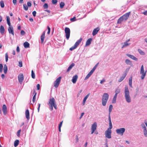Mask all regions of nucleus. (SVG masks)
Returning a JSON list of instances; mask_svg holds the SVG:
<instances>
[{
  "instance_id": "obj_5",
  "label": "nucleus",
  "mask_w": 147,
  "mask_h": 147,
  "mask_svg": "<svg viewBox=\"0 0 147 147\" xmlns=\"http://www.w3.org/2000/svg\"><path fill=\"white\" fill-rule=\"evenodd\" d=\"M82 40V38L78 40L76 42L74 46L70 48L69 50L71 51H72L73 50L76 49L81 42Z\"/></svg>"
},
{
  "instance_id": "obj_44",
  "label": "nucleus",
  "mask_w": 147,
  "mask_h": 147,
  "mask_svg": "<svg viewBox=\"0 0 147 147\" xmlns=\"http://www.w3.org/2000/svg\"><path fill=\"white\" fill-rule=\"evenodd\" d=\"M129 68H127L125 70V72H125L124 75L125 76H126L127 72H128V71H129Z\"/></svg>"
},
{
  "instance_id": "obj_14",
  "label": "nucleus",
  "mask_w": 147,
  "mask_h": 147,
  "mask_svg": "<svg viewBox=\"0 0 147 147\" xmlns=\"http://www.w3.org/2000/svg\"><path fill=\"white\" fill-rule=\"evenodd\" d=\"M2 111L3 112V113L4 115H6L7 114V108L5 105H3L2 107Z\"/></svg>"
},
{
  "instance_id": "obj_39",
  "label": "nucleus",
  "mask_w": 147,
  "mask_h": 147,
  "mask_svg": "<svg viewBox=\"0 0 147 147\" xmlns=\"http://www.w3.org/2000/svg\"><path fill=\"white\" fill-rule=\"evenodd\" d=\"M23 7L25 11H27L28 9V6H27L26 4H23Z\"/></svg>"
},
{
  "instance_id": "obj_28",
  "label": "nucleus",
  "mask_w": 147,
  "mask_h": 147,
  "mask_svg": "<svg viewBox=\"0 0 147 147\" xmlns=\"http://www.w3.org/2000/svg\"><path fill=\"white\" fill-rule=\"evenodd\" d=\"M75 65V64L74 63H72L68 67L67 71V72L69 71L72 69V68Z\"/></svg>"
},
{
  "instance_id": "obj_9",
  "label": "nucleus",
  "mask_w": 147,
  "mask_h": 147,
  "mask_svg": "<svg viewBox=\"0 0 147 147\" xmlns=\"http://www.w3.org/2000/svg\"><path fill=\"white\" fill-rule=\"evenodd\" d=\"M61 77V76L58 78L54 82V86L55 87L57 88L58 87L60 84Z\"/></svg>"
},
{
  "instance_id": "obj_58",
  "label": "nucleus",
  "mask_w": 147,
  "mask_h": 147,
  "mask_svg": "<svg viewBox=\"0 0 147 147\" xmlns=\"http://www.w3.org/2000/svg\"><path fill=\"white\" fill-rule=\"evenodd\" d=\"M21 34L22 35H24L25 34V32L23 30H22L21 32Z\"/></svg>"
},
{
  "instance_id": "obj_41",
  "label": "nucleus",
  "mask_w": 147,
  "mask_h": 147,
  "mask_svg": "<svg viewBox=\"0 0 147 147\" xmlns=\"http://www.w3.org/2000/svg\"><path fill=\"white\" fill-rule=\"evenodd\" d=\"M140 126L143 129H146V127L145 124L143 123H142L141 124Z\"/></svg>"
},
{
  "instance_id": "obj_37",
  "label": "nucleus",
  "mask_w": 147,
  "mask_h": 147,
  "mask_svg": "<svg viewBox=\"0 0 147 147\" xmlns=\"http://www.w3.org/2000/svg\"><path fill=\"white\" fill-rule=\"evenodd\" d=\"M138 51L140 55H145V53L143 51L141 50L138 49Z\"/></svg>"
},
{
  "instance_id": "obj_31",
  "label": "nucleus",
  "mask_w": 147,
  "mask_h": 147,
  "mask_svg": "<svg viewBox=\"0 0 147 147\" xmlns=\"http://www.w3.org/2000/svg\"><path fill=\"white\" fill-rule=\"evenodd\" d=\"M4 72L5 74H6L7 71V65L6 64L4 65L3 68Z\"/></svg>"
},
{
  "instance_id": "obj_30",
  "label": "nucleus",
  "mask_w": 147,
  "mask_h": 147,
  "mask_svg": "<svg viewBox=\"0 0 147 147\" xmlns=\"http://www.w3.org/2000/svg\"><path fill=\"white\" fill-rule=\"evenodd\" d=\"M24 46L25 48H28L29 47V44L27 42H25L24 43Z\"/></svg>"
},
{
  "instance_id": "obj_7",
  "label": "nucleus",
  "mask_w": 147,
  "mask_h": 147,
  "mask_svg": "<svg viewBox=\"0 0 147 147\" xmlns=\"http://www.w3.org/2000/svg\"><path fill=\"white\" fill-rule=\"evenodd\" d=\"M111 132L112 131L111 130L107 129V130L105 131V137L109 139L111 138Z\"/></svg>"
},
{
  "instance_id": "obj_45",
  "label": "nucleus",
  "mask_w": 147,
  "mask_h": 147,
  "mask_svg": "<svg viewBox=\"0 0 147 147\" xmlns=\"http://www.w3.org/2000/svg\"><path fill=\"white\" fill-rule=\"evenodd\" d=\"M43 7L44 9H47L48 8V5L47 3H45L44 5H43Z\"/></svg>"
},
{
  "instance_id": "obj_27",
  "label": "nucleus",
  "mask_w": 147,
  "mask_h": 147,
  "mask_svg": "<svg viewBox=\"0 0 147 147\" xmlns=\"http://www.w3.org/2000/svg\"><path fill=\"white\" fill-rule=\"evenodd\" d=\"M93 73L90 71L87 75L85 78L84 80H86L87 79L92 75Z\"/></svg>"
},
{
  "instance_id": "obj_40",
  "label": "nucleus",
  "mask_w": 147,
  "mask_h": 147,
  "mask_svg": "<svg viewBox=\"0 0 147 147\" xmlns=\"http://www.w3.org/2000/svg\"><path fill=\"white\" fill-rule=\"evenodd\" d=\"M143 133L145 137H147V129H143Z\"/></svg>"
},
{
  "instance_id": "obj_47",
  "label": "nucleus",
  "mask_w": 147,
  "mask_h": 147,
  "mask_svg": "<svg viewBox=\"0 0 147 147\" xmlns=\"http://www.w3.org/2000/svg\"><path fill=\"white\" fill-rule=\"evenodd\" d=\"M5 61L6 62H7L8 60V55L7 53H6L5 54Z\"/></svg>"
},
{
  "instance_id": "obj_20",
  "label": "nucleus",
  "mask_w": 147,
  "mask_h": 147,
  "mask_svg": "<svg viewBox=\"0 0 147 147\" xmlns=\"http://www.w3.org/2000/svg\"><path fill=\"white\" fill-rule=\"evenodd\" d=\"M123 44V45L121 47L122 49H123L124 48L126 47L129 46L130 45V43H128L127 42H124L122 44Z\"/></svg>"
},
{
  "instance_id": "obj_19",
  "label": "nucleus",
  "mask_w": 147,
  "mask_h": 147,
  "mask_svg": "<svg viewBox=\"0 0 147 147\" xmlns=\"http://www.w3.org/2000/svg\"><path fill=\"white\" fill-rule=\"evenodd\" d=\"M26 117L27 120H28L30 119L29 112L28 109H27L25 111Z\"/></svg>"
},
{
  "instance_id": "obj_62",
  "label": "nucleus",
  "mask_w": 147,
  "mask_h": 147,
  "mask_svg": "<svg viewBox=\"0 0 147 147\" xmlns=\"http://www.w3.org/2000/svg\"><path fill=\"white\" fill-rule=\"evenodd\" d=\"M13 4L14 5H15L17 3V0H13Z\"/></svg>"
},
{
  "instance_id": "obj_26",
  "label": "nucleus",
  "mask_w": 147,
  "mask_h": 147,
  "mask_svg": "<svg viewBox=\"0 0 147 147\" xmlns=\"http://www.w3.org/2000/svg\"><path fill=\"white\" fill-rule=\"evenodd\" d=\"M90 94V93H88L87 95H86L84 98L83 100V105H84L85 103V102L86 101V100L87 98H88V96H89V95Z\"/></svg>"
},
{
  "instance_id": "obj_48",
  "label": "nucleus",
  "mask_w": 147,
  "mask_h": 147,
  "mask_svg": "<svg viewBox=\"0 0 147 147\" xmlns=\"http://www.w3.org/2000/svg\"><path fill=\"white\" fill-rule=\"evenodd\" d=\"M3 65L2 64H0V72L1 73L2 71Z\"/></svg>"
},
{
  "instance_id": "obj_36",
  "label": "nucleus",
  "mask_w": 147,
  "mask_h": 147,
  "mask_svg": "<svg viewBox=\"0 0 147 147\" xmlns=\"http://www.w3.org/2000/svg\"><path fill=\"white\" fill-rule=\"evenodd\" d=\"M65 3L63 2H61L60 3V7L61 9L63 8L65 5Z\"/></svg>"
},
{
  "instance_id": "obj_43",
  "label": "nucleus",
  "mask_w": 147,
  "mask_h": 147,
  "mask_svg": "<svg viewBox=\"0 0 147 147\" xmlns=\"http://www.w3.org/2000/svg\"><path fill=\"white\" fill-rule=\"evenodd\" d=\"M0 5L1 7L3 8L4 7V4L3 1H1L0 2Z\"/></svg>"
},
{
  "instance_id": "obj_38",
  "label": "nucleus",
  "mask_w": 147,
  "mask_h": 147,
  "mask_svg": "<svg viewBox=\"0 0 147 147\" xmlns=\"http://www.w3.org/2000/svg\"><path fill=\"white\" fill-rule=\"evenodd\" d=\"M125 76H126L124 75L123 76L121 77L119 79L118 81L119 82H121L124 79Z\"/></svg>"
},
{
  "instance_id": "obj_33",
  "label": "nucleus",
  "mask_w": 147,
  "mask_h": 147,
  "mask_svg": "<svg viewBox=\"0 0 147 147\" xmlns=\"http://www.w3.org/2000/svg\"><path fill=\"white\" fill-rule=\"evenodd\" d=\"M19 141L17 140H16L14 142V146L15 147L17 146L19 144Z\"/></svg>"
},
{
  "instance_id": "obj_18",
  "label": "nucleus",
  "mask_w": 147,
  "mask_h": 147,
  "mask_svg": "<svg viewBox=\"0 0 147 147\" xmlns=\"http://www.w3.org/2000/svg\"><path fill=\"white\" fill-rule=\"evenodd\" d=\"M78 78V76L77 75H75L73 76L72 80V81L73 83L75 84L76 83Z\"/></svg>"
},
{
  "instance_id": "obj_42",
  "label": "nucleus",
  "mask_w": 147,
  "mask_h": 147,
  "mask_svg": "<svg viewBox=\"0 0 147 147\" xmlns=\"http://www.w3.org/2000/svg\"><path fill=\"white\" fill-rule=\"evenodd\" d=\"M31 76L32 78L34 79L35 78V75L33 71L32 70L31 71Z\"/></svg>"
},
{
  "instance_id": "obj_11",
  "label": "nucleus",
  "mask_w": 147,
  "mask_h": 147,
  "mask_svg": "<svg viewBox=\"0 0 147 147\" xmlns=\"http://www.w3.org/2000/svg\"><path fill=\"white\" fill-rule=\"evenodd\" d=\"M97 127L96 123L95 122L92 125L91 127V134H93L95 131L96 130Z\"/></svg>"
},
{
  "instance_id": "obj_35",
  "label": "nucleus",
  "mask_w": 147,
  "mask_h": 147,
  "mask_svg": "<svg viewBox=\"0 0 147 147\" xmlns=\"http://www.w3.org/2000/svg\"><path fill=\"white\" fill-rule=\"evenodd\" d=\"M99 63H97L93 67V68L91 70V71L93 73L94 72V71L95 70V69L96 68L98 65V64Z\"/></svg>"
},
{
  "instance_id": "obj_61",
  "label": "nucleus",
  "mask_w": 147,
  "mask_h": 147,
  "mask_svg": "<svg viewBox=\"0 0 147 147\" xmlns=\"http://www.w3.org/2000/svg\"><path fill=\"white\" fill-rule=\"evenodd\" d=\"M37 87L38 90H39L40 88V85L39 84H38L37 85Z\"/></svg>"
},
{
  "instance_id": "obj_17",
  "label": "nucleus",
  "mask_w": 147,
  "mask_h": 147,
  "mask_svg": "<svg viewBox=\"0 0 147 147\" xmlns=\"http://www.w3.org/2000/svg\"><path fill=\"white\" fill-rule=\"evenodd\" d=\"M109 117V127L107 129H109V130H111V129L112 128L113 126L112 123L111 121V116H108Z\"/></svg>"
},
{
  "instance_id": "obj_22",
  "label": "nucleus",
  "mask_w": 147,
  "mask_h": 147,
  "mask_svg": "<svg viewBox=\"0 0 147 147\" xmlns=\"http://www.w3.org/2000/svg\"><path fill=\"white\" fill-rule=\"evenodd\" d=\"M0 32L2 34H4L5 32V29L4 27L3 26L1 25L0 28Z\"/></svg>"
},
{
  "instance_id": "obj_32",
  "label": "nucleus",
  "mask_w": 147,
  "mask_h": 147,
  "mask_svg": "<svg viewBox=\"0 0 147 147\" xmlns=\"http://www.w3.org/2000/svg\"><path fill=\"white\" fill-rule=\"evenodd\" d=\"M125 63L127 65H131L132 64L131 62L128 59H126L125 60Z\"/></svg>"
},
{
  "instance_id": "obj_64",
  "label": "nucleus",
  "mask_w": 147,
  "mask_h": 147,
  "mask_svg": "<svg viewBox=\"0 0 147 147\" xmlns=\"http://www.w3.org/2000/svg\"><path fill=\"white\" fill-rule=\"evenodd\" d=\"M143 13L144 14V15H147V10L145 11Z\"/></svg>"
},
{
  "instance_id": "obj_4",
  "label": "nucleus",
  "mask_w": 147,
  "mask_h": 147,
  "mask_svg": "<svg viewBox=\"0 0 147 147\" xmlns=\"http://www.w3.org/2000/svg\"><path fill=\"white\" fill-rule=\"evenodd\" d=\"M146 70L144 71V65H142L141 66L140 72V74L141 75V78L142 80L144 79L145 76H146Z\"/></svg>"
},
{
  "instance_id": "obj_57",
  "label": "nucleus",
  "mask_w": 147,
  "mask_h": 147,
  "mask_svg": "<svg viewBox=\"0 0 147 147\" xmlns=\"http://www.w3.org/2000/svg\"><path fill=\"white\" fill-rule=\"evenodd\" d=\"M105 82V80L104 79H103L102 80L100 81V83L101 84H102L104 82Z\"/></svg>"
},
{
  "instance_id": "obj_52",
  "label": "nucleus",
  "mask_w": 147,
  "mask_h": 147,
  "mask_svg": "<svg viewBox=\"0 0 147 147\" xmlns=\"http://www.w3.org/2000/svg\"><path fill=\"white\" fill-rule=\"evenodd\" d=\"M18 66L20 67H21L22 66V61L19 62Z\"/></svg>"
},
{
  "instance_id": "obj_3",
  "label": "nucleus",
  "mask_w": 147,
  "mask_h": 147,
  "mask_svg": "<svg viewBox=\"0 0 147 147\" xmlns=\"http://www.w3.org/2000/svg\"><path fill=\"white\" fill-rule=\"evenodd\" d=\"M109 97V95L108 93H104L102 97V104L103 106H105L106 105Z\"/></svg>"
},
{
  "instance_id": "obj_29",
  "label": "nucleus",
  "mask_w": 147,
  "mask_h": 147,
  "mask_svg": "<svg viewBox=\"0 0 147 147\" xmlns=\"http://www.w3.org/2000/svg\"><path fill=\"white\" fill-rule=\"evenodd\" d=\"M113 108V106L112 105H111L109 106V114L108 116H110V113L112 111Z\"/></svg>"
},
{
  "instance_id": "obj_55",
  "label": "nucleus",
  "mask_w": 147,
  "mask_h": 147,
  "mask_svg": "<svg viewBox=\"0 0 147 147\" xmlns=\"http://www.w3.org/2000/svg\"><path fill=\"white\" fill-rule=\"evenodd\" d=\"M120 92V90L119 89H117L115 91V93H117V94L119 93Z\"/></svg>"
},
{
  "instance_id": "obj_13",
  "label": "nucleus",
  "mask_w": 147,
  "mask_h": 147,
  "mask_svg": "<svg viewBox=\"0 0 147 147\" xmlns=\"http://www.w3.org/2000/svg\"><path fill=\"white\" fill-rule=\"evenodd\" d=\"M8 30L9 34H11L13 36L14 35L13 28L12 26L9 27L8 28Z\"/></svg>"
},
{
  "instance_id": "obj_21",
  "label": "nucleus",
  "mask_w": 147,
  "mask_h": 147,
  "mask_svg": "<svg viewBox=\"0 0 147 147\" xmlns=\"http://www.w3.org/2000/svg\"><path fill=\"white\" fill-rule=\"evenodd\" d=\"M92 40V38H91L88 39L86 41L85 46H87L90 45L91 43Z\"/></svg>"
},
{
  "instance_id": "obj_16",
  "label": "nucleus",
  "mask_w": 147,
  "mask_h": 147,
  "mask_svg": "<svg viewBox=\"0 0 147 147\" xmlns=\"http://www.w3.org/2000/svg\"><path fill=\"white\" fill-rule=\"evenodd\" d=\"M99 30V28L98 27L94 29L93 30L92 33V35L93 36H94L96 35L98 33Z\"/></svg>"
},
{
  "instance_id": "obj_23",
  "label": "nucleus",
  "mask_w": 147,
  "mask_h": 147,
  "mask_svg": "<svg viewBox=\"0 0 147 147\" xmlns=\"http://www.w3.org/2000/svg\"><path fill=\"white\" fill-rule=\"evenodd\" d=\"M45 36V32H43L41 36V41L42 43L43 42Z\"/></svg>"
},
{
  "instance_id": "obj_46",
  "label": "nucleus",
  "mask_w": 147,
  "mask_h": 147,
  "mask_svg": "<svg viewBox=\"0 0 147 147\" xmlns=\"http://www.w3.org/2000/svg\"><path fill=\"white\" fill-rule=\"evenodd\" d=\"M36 93H35V95L32 98V101L33 102H34L36 100Z\"/></svg>"
},
{
  "instance_id": "obj_10",
  "label": "nucleus",
  "mask_w": 147,
  "mask_h": 147,
  "mask_svg": "<svg viewBox=\"0 0 147 147\" xmlns=\"http://www.w3.org/2000/svg\"><path fill=\"white\" fill-rule=\"evenodd\" d=\"M130 13L131 12H129L125 13L122 16H121V17L122 18H123L124 21H126L128 19Z\"/></svg>"
},
{
  "instance_id": "obj_49",
  "label": "nucleus",
  "mask_w": 147,
  "mask_h": 147,
  "mask_svg": "<svg viewBox=\"0 0 147 147\" xmlns=\"http://www.w3.org/2000/svg\"><path fill=\"white\" fill-rule=\"evenodd\" d=\"M57 2V0H52V3L53 4H56Z\"/></svg>"
},
{
  "instance_id": "obj_63",
  "label": "nucleus",
  "mask_w": 147,
  "mask_h": 147,
  "mask_svg": "<svg viewBox=\"0 0 147 147\" xmlns=\"http://www.w3.org/2000/svg\"><path fill=\"white\" fill-rule=\"evenodd\" d=\"M40 103H39L38 104V112H39V109H40Z\"/></svg>"
},
{
  "instance_id": "obj_24",
  "label": "nucleus",
  "mask_w": 147,
  "mask_h": 147,
  "mask_svg": "<svg viewBox=\"0 0 147 147\" xmlns=\"http://www.w3.org/2000/svg\"><path fill=\"white\" fill-rule=\"evenodd\" d=\"M117 96V93H115L112 100V102L113 103H115L116 102Z\"/></svg>"
},
{
  "instance_id": "obj_54",
  "label": "nucleus",
  "mask_w": 147,
  "mask_h": 147,
  "mask_svg": "<svg viewBox=\"0 0 147 147\" xmlns=\"http://www.w3.org/2000/svg\"><path fill=\"white\" fill-rule=\"evenodd\" d=\"M21 131V129H19V130H18V131L17 133V136H19L20 135Z\"/></svg>"
},
{
  "instance_id": "obj_34",
  "label": "nucleus",
  "mask_w": 147,
  "mask_h": 147,
  "mask_svg": "<svg viewBox=\"0 0 147 147\" xmlns=\"http://www.w3.org/2000/svg\"><path fill=\"white\" fill-rule=\"evenodd\" d=\"M124 21L122 17H121L118 20L117 23L118 24H121L122 22Z\"/></svg>"
},
{
  "instance_id": "obj_50",
  "label": "nucleus",
  "mask_w": 147,
  "mask_h": 147,
  "mask_svg": "<svg viewBox=\"0 0 147 147\" xmlns=\"http://www.w3.org/2000/svg\"><path fill=\"white\" fill-rule=\"evenodd\" d=\"M70 20L72 22H74L76 20V17H74L73 18L70 19Z\"/></svg>"
},
{
  "instance_id": "obj_12",
  "label": "nucleus",
  "mask_w": 147,
  "mask_h": 147,
  "mask_svg": "<svg viewBox=\"0 0 147 147\" xmlns=\"http://www.w3.org/2000/svg\"><path fill=\"white\" fill-rule=\"evenodd\" d=\"M18 80L19 83H21L24 80V76L22 74H20L18 76Z\"/></svg>"
},
{
  "instance_id": "obj_1",
  "label": "nucleus",
  "mask_w": 147,
  "mask_h": 147,
  "mask_svg": "<svg viewBox=\"0 0 147 147\" xmlns=\"http://www.w3.org/2000/svg\"><path fill=\"white\" fill-rule=\"evenodd\" d=\"M124 96L126 102L129 103L131 102V98L130 95V92L128 87L126 86L125 87L124 90Z\"/></svg>"
},
{
  "instance_id": "obj_51",
  "label": "nucleus",
  "mask_w": 147,
  "mask_h": 147,
  "mask_svg": "<svg viewBox=\"0 0 147 147\" xmlns=\"http://www.w3.org/2000/svg\"><path fill=\"white\" fill-rule=\"evenodd\" d=\"M27 5L28 7H31L32 6V3L30 2H27Z\"/></svg>"
},
{
  "instance_id": "obj_59",
  "label": "nucleus",
  "mask_w": 147,
  "mask_h": 147,
  "mask_svg": "<svg viewBox=\"0 0 147 147\" xmlns=\"http://www.w3.org/2000/svg\"><path fill=\"white\" fill-rule=\"evenodd\" d=\"M7 18V22H8L10 21V18L8 16H6Z\"/></svg>"
},
{
  "instance_id": "obj_53",
  "label": "nucleus",
  "mask_w": 147,
  "mask_h": 147,
  "mask_svg": "<svg viewBox=\"0 0 147 147\" xmlns=\"http://www.w3.org/2000/svg\"><path fill=\"white\" fill-rule=\"evenodd\" d=\"M47 28L48 29L47 34H49V33H50V32L51 29H50V28L49 26H47Z\"/></svg>"
},
{
  "instance_id": "obj_15",
  "label": "nucleus",
  "mask_w": 147,
  "mask_h": 147,
  "mask_svg": "<svg viewBox=\"0 0 147 147\" xmlns=\"http://www.w3.org/2000/svg\"><path fill=\"white\" fill-rule=\"evenodd\" d=\"M126 55L135 61H137L138 60L136 57L132 55L127 54H126Z\"/></svg>"
},
{
  "instance_id": "obj_6",
  "label": "nucleus",
  "mask_w": 147,
  "mask_h": 147,
  "mask_svg": "<svg viewBox=\"0 0 147 147\" xmlns=\"http://www.w3.org/2000/svg\"><path fill=\"white\" fill-rule=\"evenodd\" d=\"M125 129L124 128H121L116 129L117 133L121 136H123L125 131Z\"/></svg>"
},
{
  "instance_id": "obj_60",
  "label": "nucleus",
  "mask_w": 147,
  "mask_h": 147,
  "mask_svg": "<svg viewBox=\"0 0 147 147\" xmlns=\"http://www.w3.org/2000/svg\"><path fill=\"white\" fill-rule=\"evenodd\" d=\"M20 49L19 48L18 46L17 47L16 49V51L18 53H19L20 52Z\"/></svg>"
},
{
  "instance_id": "obj_8",
  "label": "nucleus",
  "mask_w": 147,
  "mask_h": 147,
  "mask_svg": "<svg viewBox=\"0 0 147 147\" xmlns=\"http://www.w3.org/2000/svg\"><path fill=\"white\" fill-rule=\"evenodd\" d=\"M65 32L66 34V37L67 40H68L70 35V31L69 28L66 27L65 29Z\"/></svg>"
},
{
  "instance_id": "obj_25",
  "label": "nucleus",
  "mask_w": 147,
  "mask_h": 147,
  "mask_svg": "<svg viewBox=\"0 0 147 147\" xmlns=\"http://www.w3.org/2000/svg\"><path fill=\"white\" fill-rule=\"evenodd\" d=\"M129 84L130 87L131 88H133L132 86V77H130L129 78Z\"/></svg>"
},
{
  "instance_id": "obj_2",
  "label": "nucleus",
  "mask_w": 147,
  "mask_h": 147,
  "mask_svg": "<svg viewBox=\"0 0 147 147\" xmlns=\"http://www.w3.org/2000/svg\"><path fill=\"white\" fill-rule=\"evenodd\" d=\"M48 104L49 105V108L51 111L53 110V107L55 109H57V105L55 103V99L53 98L50 99Z\"/></svg>"
},
{
  "instance_id": "obj_56",
  "label": "nucleus",
  "mask_w": 147,
  "mask_h": 147,
  "mask_svg": "<svg viewBox=\"0 0 147 147\" xmlns=\"http://www.w3.org/2000/svg\"><path fill=\"white\" fill-rule=\"evenodd\" d=\"M36 11H33L32 13V15L34 16V17L36 16Z\"/></svg>"
}]
</instances>
